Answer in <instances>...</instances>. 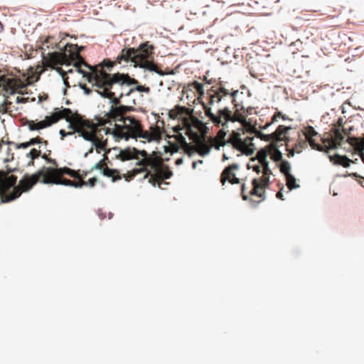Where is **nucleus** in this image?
I'll list each match as a JSON object with an SVG mask.
<instances>
[{
  "label": "nucleus",
  "mask_w": 364,
  "mask_h": 364,
  "mask_svg": "<svg viewBox=\"0 0 364 364\" xmlns=\"http://www.w3.org/2000/svg\"><path fill=\"white\" fill-rule=\"evenodd\" d=\"M134 108L128 106H113L110 110L105 113L103 117H95L96 123L85 119L92 125L93 141H90L95 146L97 153L106 150L107 139L105 136L112 134L117 139L140 138L142 125L133 116H127V113Z\"/></svg>",
  "instance_id": "nucleus-1"
},
{
  "label": "nucleus",
  "mask_w": 364,
  "mask_h": 364,
  "mask_svg": "<svg viewBox=\"0 0 364 364\" xmlns=\"http://www.w3.org/2000/svg\"><path fill=\"white\" fill-rule=\"evenodd\" d=\"M238 91L233 92L232 103L234 104L235 111L232 114V111L228 107L220 109L217 114H213L211 109L203 104V108L205 115L217 127L226 126L227 123L239 122L241 127L237 130L232 131L230 134L228 142L232 145V147L247 156L250 155V122L247 120L250 107L246 109L244 107L242 101L238 99Z\"/></svg>",
  "instance_id": "nucleus-2"
},
{
  "label": "nucleus",
  "mask_w": 364,
  "mask_h": 364,
  "mask_svg": "<svg viewBox=\"0 0 364 364\" xmlns=\"http://www.w3.org/2000/svg\"><path fill=\"white\" fill-rule=\"evenodd\" d=\"M114 65V62L109 59H105L101 63L91 67L92 72L87 74V80L89 82L92 83L95 92L102 97L109 99L113 106H117L120 98L132 92V90H129V85H136L139 82L127 74H109L105 70L107 68L110 70Z\"/></svg>",
  "instance_id": "nucleus-3"
},
{
  "label": "nucleus",
  "mask_w": 364,
  "mask_h": 364,
  "mask_svg": "<svg viewBox=\"0 0 364 364\" xmlns=\"http://www.w3.org/2000/svg\"><path fill=\"white\" fill-rule=\"evenodd\" d=\"M64 174H67L74 178H80L79 171H76L66 166L60 168H46L43 166L32 175L25 174L20 180V183L24 191H29L37 183L63 185L77 188L87 185V183L84 180L74 181L65 178L63 177Z\"/></svg>",
  "instance_id": "nucleus-4"
},
{
  "label": "nucleus",
  "mask_w": 364,
  "mask_h": 364,
  "mask_svg": "<svg viewBox=\"0 0 364 364\" xmlns=\"http://www.w3.org/2000/svg\"><path fill=\"white\" fill-rule=\"evenodd\" d=\"M112 151L115 152V158L122 161L133 159H139V156H141L142 159L136 163V165L139 166H149V168L154 172V175L149 178V182L153 186H155L156 183L160 184L162 180L168 179L172 176V172L166 165L163 164L160 157L151 156L145 150L139 151L134 147H127L123 150L113 148Z\"/></svg>",
  "instance_id": "nucleus-5"
},
{
  "label": "nucleus",
  "mask_w": 364,
  "mask_h": 364,
  "mask_svg": "<svg viewBox=\"0 0 364 364\" xmlns=\"http://www.w3.org/2000/svg\"><path fill=\"white\" fill-rule=\"evenodd\" d=\"M61 119H65L67 122H70L73 127L74 130L85 140L93 141V136L91 134L93 130L92 125L88 122H85V119H82L80 114L77 113L74 114L69 108H64L54 112L50 116H46L44 120L38 122L28 121L27 125L31 131L39 130L50 127Z\"/></svg>",
  "instance_id": "nucleus-6"
},
{
  "label": "nucleus",
  "mask_w": 364,
  "mask_h": 364,
  "mask_svg": "<svg viewBox=\"0 0 364 364\" xmlns=\"http://www.w3.org/2000/svg\"><path fill=\"white\" fill-rule=\"evenodd\" d=\"M84 49L83 46H78L76 44L68 43L62 52H54L49 53L50 65H73L77 69L80 73L83 74L87 77V74L81 69L82 65L89 68L92 72L91 65H89L80 55V53Z\"/></svg>",
  "instance_id": "nucleus-7"
},
{
  "label": "nucleus",
  "mask_w": 364,
  "mask_h": 364,
  "mask_svg": "<svg viewBox=\"0 0 364 364\" xmlns=\"http://www.w3.org/2000/svg\"><path fill=\"white\" fill-rule=\"evenodd\" d=\"M267 153L261 151L257 154V159L261 166L254 165L252 166L254 171L259 173L262 170L263 175L259 179H254L252 181L253 188H252V196H255L259 198L258 200H254L252 198V206L254 203H259L265 199V188L269 186V176L272 174V171L268 166V161L266 159Z\"/></svg>",
  "instance_id": "nucleus-8"
},
{
  "label": "nucleus",
  "mask_w": 364,
  "mask_h": 364,
  "mask_svg": "<svg viewBox=\"0 0 364 364\" xmlns=\"http://www.w3.org/2000/svg\"><path fill=\"white\" fill-rule=\"evenodd\" d=\"M272 123L267 118L261 115L258 119H255L254 124H252V134L265 141L278 142L283 139H287V133L291 129L290 127L279 125L277 129L271 134H264L262 130L266 129Z\"/></svg>",
  "instance_id": "nucleus-9"
},
{
  "label": "nucleus",
  "mask_w": 364,
  "mask_h": 364,
  "mask_svg": "<svg viewBox=\"0 0 364 364\" xmlns=\"http://www.w3.org/2000/svg\"><path fill=\"white\" fill-rule=\"evenodd\" d=\"M303 134L305 139H301L300 137L291 147H289V143L290 141L289 138L287 136V139H283L286 142V149L288 151L287 156L292 157L295 153L299 154L303 149H306L308 144L313 149L322 151V148L320 144L317 141L319 140L320 135L311 126H307L302 130ZM282 141V140L281 141Z\"/></svg>",
  "instance_id": "nucleus-10"
},
{
  "label": "nucleus",
  "mask_w": 364,
  "mask_h": 364,
  "mask_svg": "<svg viewBox=\"0 0 364 364\" xmlns=\"http://www.w3.org/2000/svg\"><path fill=\"white\" fill-rule=\"evenodd\" d=\"M154 46L149 45V42L141 44L138 48L135 49V53L133 55V63L135 66L154 71L160 75H164L162 70L154 63Z\"/></svg>",
  "instance_id": "nucleus-11"
},
{
  "label": "nucleus",
  "mask_w": 364,
  "mask_h": 364,
  "mask_svg": "<svg viewBox=\"0 0 364 364\" xmlns=\"http://www.w3.org/2000/svg\"><path fill=\"white\" fill-rule=\"evenodd\" d=\"M17 180L14 175L5 177L0 181V203L9 202L19 197L22 191H25L19 183L18 186H14L13 192L10 195H6V192L13 187Z\"/></svg>",
  "instance_id": "nucleus-12"
},
{
  "label": "nucleus",
  "mask_w": 364,
  "mask_h": 364,
  "mask_svg": "<svg viewBox=\"0 0 364 364\" xmlns=\"http://www.w3.org/2000/svg\"><path fill=\"white\" fill-rule=\"evenodd\" d=\"M344 135L340 132L339 129H333V135L328 134L326 137L319 138L320 144L322 148V151L328 153L331 149H338L341 146L344 140Z\"/></svg>",
  "instance_id": "nucleus-13"
},
{
  "label": "nucleus",
  "mask_w": 364,
  "mask_h": 364,
  "mask_svg": "<svg viewBox=\"0 0 364 364\" xmlns=\"http://www.w3.org/2000/svg\"><path fill=\"white\" fill-rule=\"evenodd\" d=\"M2 87L5 91V95H13L15 92L22 94V90L26 88L24 82L15 77H7L6 76L0 77V87Z\"/></svg>",
  "instance_id": "nucleus-14"
},
{
  "label": "nucleus",
  "mask_w": 364,
  "mask_h": 364,
  "mask_svg": "<svg viewBox=\"0 0 364 364\" xmlns=\"http://www.w3.org/2000/svg\"><path fill=\"white\" fill-rule=\"evenodd\" d=\"M93 170H101L105 176L112 178V182H116L122 179L120 171L117 169H112L107 167L105 159L100 160L92 166L91 171Z\"/></svg>",
  "instance_id": "nucleus-15"
},
{
  "label": "nucleus",
  "mask_w": 364,
  "mask_h": 364,
  "mask_svg": "<svg viewBox=\"0 0 364 364\" xmlns=\"http://www.w3.org/2000/svg\"><path fill=\"white\" fill-rule=\"evenodd\" d=\"M238 168V165L236 164H232L228 167H226L220 177V182L223 185H224L226 182V181H228L230 183H240V180L235 177V173H233V171L237 170Z\"/></svg>",
  "instance_id": "nucleus-16"
},
{
  "label": "nucleus",
  "mask_w": 364,
  "mask_h": 364,
  "mask_svg": "<svg viewBox=\"0 0 364 364\" xmlns=\"http://www.w3.org/2000/svg\"><path fill=\"white\" fill-rule=\"evenodd\" d=\"M144 173V178H147L149 176L154 175V172L149 168V166H139V168H134L132 171L128 172L127 174H121L122 178H124L127 181H130L137 174Z\"/></svg>",
  "instance_id": "nucleus-17"
},
{
  "label": "nucleus",
  "mask_w": 364,
  "mask_h": 364,
  "mask_svg": "<svg viewBox=\"0 0 364 364\" xmlns=\"http://www.w3.org/2000/svg\"><path fill=\"white\" fill-rule=\"evenodd\" d=\"M232 93H230L228 90L224 87H220L216 90H213L212 92L208 93L209 102L208 104L213 105L215 102H219L225 96L230 95L232 97Z\"/></svg>",
  "instance_id": "nucleus-18"
},
{
  "label": "nucleus",
  "mask_w": 364,
  "mask_h": 364,
  "mask_svg": "<svg viewBox=\"0 0 364 364\" xmlns=\"http://www.w3.org/2000/svg\"><path fill=\"white\" fill-rule=\"evenodd\" d=\"M147 141H156L161 139V130L157 126L150 127V131H145L142 129L141 137Z\"/></svg>",
  "instance_id": "nucleus-19"
},
{
  "label": "nucleus",
  "mask_w": 364,
  "mask_h": 364,
  "mask_svg": "<svg viewBox=\"0 0 364 364\" xmlns=\"http://www.w3.org/2000/svg\"><path fill=\"white\" fill-rule=\"evenodd\" d=\"M135 48H123L120 53L116 58V60L113 61L115 64H121L122 62H129V60L133 63V55L135 53Z\"/></svg>",
  "instance_id": "nucleus-20"
},
{
  "label": "nucleus",
  "mask_w": 364,
  "mask_h": 364,
  "mask_svg": "<svg viewBox=\"0 0 364 364\" xmlns=\"http://www.w3.org/2000/svg\"><path fill=\"white\" fill-rule=\"evenodd\" d=\"M347 141L349 144H350L355 151L359 152V156L364 163V138H357V137H350L348 136L347 139Z\"/></svg>",
  "instance_id": "nucleus-21"
},
{
  "label": "nucleus",
  "mask_w": 364,
  "mask_h": 364,
  "mask_svg": "<svg viewBox=\"0 0 364 364\" xmlns=\"http://www.w3.org/2000/svg\"><path fill=\"white\" fill-rule=\"evenodd\" d=\"M329 159H330L331 162H332L333 164H334L336 165L342 166L345 168L349 167L350 164L353 162L346 156H341L339 154L329 156Z\"/></svg>",
  "instance_id": "nucleus-22"
},
{
  "label": "nucleus",
  "mask_w": 364,
  "mask_h": 364,
  "mask_svg": "<svg viewBox=\"0 0 364 364\" xmlns=\"http://www.w3.org/2000/svg\"><path fill=\"white\" fill-rule=\"evenodd\" d=\"M197 137L198 141H196V152H198L201 156L208 154L210 151L211 146L205 141L200 140L198 136Z\"/></svg>",
  "instance_id": "nucleus-23"
},
{
  "label": "nucleus",
  "mask_w": 364,
  "mask_h": 364,
  "mask_svg": "<svg viewBox=\"0 0 364 364\" xmlns=\"http://www.w3.org/2000/svg\"><path fill=\"white\" fill-rule=\"evenodd\" d=\"M184 114H188V109L177 105L174 109L169 111L168 115L170 118L177 119L183 116Z\"/></svg>",
  "instance_id": "nucleus-24"
},
{
  "label": "nucleus",
  "mask_w": 364,
  "mask_h": 364,
  "mask_svg": "<svg viewBox=\"0 0 364 364\" xmlns=\"http://www.w3.org/2000/svg\"><path fill=\"white\" fill-rule=\"evenodd\" d=\"M228 124V123H227L226 126H225V127L222 126V129L218 132V134L216 136L217 139L219 141L220 145H221V146H223L225 144V141L224 140V138L226 135L225 129H227V132L229 131Z\"/></svg>",
  "instance_id": "nucleus-25"
},
{
  "label": "nucleus",
  "mask_w": 364,
  "mask_h": 364,
  "mask_svg": "<svg viewBox=\"0 0 364 364\" xmlns=\"http://www.w3.org/2000/svg\"><path fill=\"white\" fill-rule=\"evenodd\" d=\"M287 180V186L289 190L298 188L299 186L296 184V178L291 174H288L285 176Z\"/></svg>",
  "instance_id": "nucleus-26"
},
{
  "label": "nucleus",
  "mask_w": 364,
  "mask_h": 364,
  "mask_svg": "<svg viewBox=\"0 0 364 364\" xmlns=\"http://www.w3.org/2000/svg\"><path fill=\"white\" fill-rule=\"evenodd\" d=\"M280 171L286 176L290 173L291 166L290 164L287 161H282L280 164Z\"/></svg>",
  "instance_id": "nucleus-27"
},
{
  "label": "nucleus",
  "mask_w": 364,
  "mask_h": 364,
  "mask_svg": "<svg viewBox=\"0 0 364 364\" xmlns=\"http://www.w3.org/2000/svg\"><path fill=\"white\" fill-rule=\"evenodd\" d=\"M11 105V102L4 99L2 102H0V114H6L9 112V107Z\"/></svg>",
  "instance_id": "nucleus-28"
},
{
  "label": "nucleus",
  "mask_w": 364,
  "mask_h": 364,
  "mask_svg": "<svg viewBox=\"0 0 364 364\" xmlns=\"http://www.w3.org/2000/svg\"><path fill=\"white\" fill-rule=\"evenodd\" d=\"M41 151L37 150L36 149H32L28 154H27V156H29L31 159V161L29 164L33 165L34 159H37L38 156H41Z\"/></svg>",
  "instance_id": "nucleus-29"
},
{
  "label": "nucleus",
  "mask_w": 364,
  "mask_h": 364,
  "mask_svg": "<svg viewBox=\"0 0 364 364\" xmlns=\"http://www.w3.org/2000/svg\"><path fill=\"white\" fill-rule=\"evenodd\" d=\"M183 149L184 151L189 156H191L193 153L196 152V145L194 146L186 143L184 146H183Z\"/></svg>",
  "instance_id": "nucleus-30"
},
{
  "label": "nucleus",
  "mask_w": 364,
  "mask_h": 364,
  "mask_svg": "<svg viewBox=\"0 0 364 364\" xmlns=\"http://www.w3.org/2000/svg\"><path fill=\"white\" fill-rule=\"evenodd\" d=\"M271 159L277 162L282 161V152L277 148L275 147L274 149L273 152L271 154Z\"/></svg>",
  "instance_id": "nucleus-31"
},
{
  "label": "nucleus",
  "mask_w": 364,
  "mask_h": 364,
  "mask_svg": "<svg viewBox=\"0 0 364 364\" xmlns=\"http://www.w3.org/2000/svg\"><path fill=\"white\" fill-rule=\"evenodd\" d=\"M191 86H193V87L196 90L197 93L200 96L204 94L203 84L198 82V81H194L193 82H192Z\"/></svg>",
  "instance_id": "nucleus-32"
},
{
  "label": "nucleus",
  "mask_w": 364,
  "mask_h": 364,
  "mask_svg": "<svg viewBox=\"0 0 364 364\" xmlns=\"http://www.w3.org/2000/svg\"><path fill=\"white\" fill-rule=\"evenodd\" d=\"M129 90H132V92L134 91H139L145 93L150 92V88L149 87H146L144 85H139L138 84H136V86L133 88L129 87Z\"/></svg>",
  "instance_id": "nucleus-33"
},
{
  "label": "nucleus",
  "mask_w": 364,
  "mask_h": 364,
  "mask_svg": "<svg viewBox=\"0 0 364 364\" xmlns=\"http://www.w3.org/2000/svg\"><path fill=\"white\" fill-rule=\"evenodd\" d=\"M246 190H247V188H246V186H245V183H242V185H241L240 194H241L242 200H247L248 199L249 194L250 193V191H248L247 193Z\"/></svg>",
  "instance_id": "nucleus-34"
},
{
  "label": "nucleus",
  "mask_w": 364,
  "mask_h": 364,
  "mask_svg": "<svg viewBox=\"0 0 364 364\" xmlns=\"http://www.w3.org/2000/svg\"><path fill=\"white\" fill-rule=\"evenodd\" d=\"M46 63H47L48 66H50V67H52L53 68H54L61 75V77H63L64 75H65L67 74V73L65 71H64L61 68H60V67L54 68V66L55 65H53V64H51V65H50L49 57L46 60Z\"/></svg>",
  "instance_id": "nucleus-35"
},
{
  "label": "nucleus",
  "mask_w": 364,
  "mask_h": 364,
  "mask_svg": "<svg viewBox=\"0 0 364 364\" xmlns=\"http://www.w3.org/2000/svg\"><path fill=\"white\" fill-rule=\"evenodd\" d=\"M278 117H282L284 120L287 119L286 115L282 114L280 112H277L271 117V122L274 123L277 122Z\"/></svg>",
  "instance_id": "nucleus-36"
},
{
  "label": "nucleus",
  "mask_w": 364,
  "mask_h": 364,
  "mask_svg": "<svg viewBox=\"0 0 364 364\" xmlns=\"http://www.w3.org/2000/svg\"><path fill=\"white\" fill-rule=\"evenodd\" d=\"M42 141H43L42 138L37 136V137L31 139L28 141V144H30V146H31V145H34L36 144H40L42 142Z\"/></svg>",
  "instance_id": "nucleus-37"
},
{
  "label": "nucleus",
  "mask_w": 364,
  "mask_h": 364,
  "mask_svg": "<svg viewBox=\"0 0 364 364\" xmlns=\"http://www.w3.org/2000/svg\"><path fill=\"white\" fill-rule=\"evenodd\" d=\"M77 171H79V176L80 178H75V179H77V181L84 180V178L87 176V175L90 173L92 171L91 169L89 171H82V173H80V170H77Z\"/></svg>",
  "instance_id": "nucleus-38"
},
{
  "label": "nucleus",
  "mask_w": 364,
  "mask_h": 364,
  "mask_svg": "<svg viewBox=\"0 0 364 364\" xmlns=\"http://www.w3.org/2000/svg\"><path fill=\"white\" fill-rule=\"evenodd\" d=\"M48 163L52 165V166H50L49 168H59L58 164L57 163L55 159L50 158V159H48ZM45 167L48 168L47 166Z\"/></svg>",
  "instance_id": "nucleus-39"
},
{
  "label": "nucleus",
  "mask_w": 364,
  "mask_h": 364,
  "mask_svg": "<svg viewBox=\"0 0 364 364\" xmlns=\"http://www.w3.org/2000/svg\"><path fill=\"white\" fill-rule=\"evenodd\" d=\"M97 181V178L96 177H93L92 178H90L87 181H85L87 183L86 186H89L90 187H94Z\"/></svg>",
  "instance_id": "nucleus-40"
},
{
  "label": "nucleus",
  "mask_w": 364,
  "mask_h": 364,
  "mask_svg": "<svg viewBox=\"0 0 364 364\" xmlns=\"http://www.w3.org/2000/svg\"><path fill=\"white\" fill-rule=\"evenodd\" d=\"M176 139H177L178 143L181 144L182 146H184L187 143L185 137L183 136H182L181 134L178 135Z\"/></svg>",
  "instance_id": "nucleus-41"
},
{
  "label": "nucleus",
  "mask_w": 364,
  "mask_h": 364,
  "mask_svg": "<svg viewBox=\"0 0 364 364\" xmlns=\"http://www.w3.org/2000/svg\"><path fill=\"white\" fill-rule=\"evenodd\" d=\"M30 146V144H28V141L21 143L16 146V148L18 149H26L27 147Z\"/></svg>",
  "instance_id": "nucleus-42"
},
{
  "label": "nucleus",
  "mask_w": 364,
  "mask_h": 364,
  "mask_svg": "<svg viewBox=\"0 0 364 364\" xmlns=\"http://www.w3.org/2000/svg\"><path fill=\"white\" fill-rule=\"evenodd\" d=\"M16 102L18 103H25L27 102L26 98L17 97Z\"/></svg>",
  "instance_id": "nucleus-43"
},
{
  "label": "nucleus",
  "mask_w": 364,
  "mask_h": 364,
  "mask_svg": "<svg viewBox=\"0 0 364 364\" xmlns=\"http://www.w3.org/2000/svg\"><path fill=\"white\" fill-rule=\"evenodd\" d=\"M112 151V149H107V148H106V150L104 151L105 152V154L104 155V158L102 159H105V162H106V161L108 160V157H107V156L106 154L107 153L111 152Z\"/></svg>",
  "instance_id": "nucleus-44"
},
{
  "label": "nucleus",
  "mask_w": 364,
  "mask_h": 364,
  "mask_svg": "<svg viewBox=\"0 0 364 364\" xmlns=\"http://www.w3.org/2000/svg\"><path fill=\"white\" fill-rule=\"evenodd\" d=\"M183 159H182V158H179V159H178L176 161V164L177 166H179V165L182 164H183Z\"/></svg>",
  "instance_id": "nucleus-45"
},
{
  "label": "nucleus",
  "mask_w": 364,
  "mask_h": 364,
  "mask_svg": "<svg viewBox=\"0 0 364 364\" xmlns=\"http://www.w3.org/2000/svg\"><path fill=\"white\" fill-rule=\"evenodd\" d=\"M276 196H277V198H279V199H281V200H284V198H283V194H282V191H279V192L277 193Z\"/></svg>",
  "instance_id": "nucleus-46"
},
{
  "label": "nucleus",
  "mask_w": 364,
  "mask_h": 364,
  "mask_svg": "<svg viewBox=\"0 0 364 364\" xmlns=\"http://www.w3.org/2000/svg\"><path fill=\"white\" fill-rule=\"evenodd\" d=\"M63 80V82H64V84L65 85H68V77L67 76V74L65 75H64L63 77H62Z\"/></svg>",
  "instance_id": "nucleus-47"
},
{
  "label": "nucleus",
  "mask_w": 364,
  "mask_h": 364,
  "mask_svg": "<svg viewBox=\"0 0 364 364\" xmlns=\"http://www.w3.org/2000/svg\"><path fill=\"white\" fill-rule=\"evenodd\" d=\"M41 157L43 159H44L45 160H46L47 162H48V159H50V158L48 156V155L46 154H43V155H41Z\"/></svg>",
  "instance_id": "nucleus-48"
},
{
  "label": "nucleus",
  "mask_w": 364,
  "mask_h": 364,
  "mask_svg": "<svg viewBox=\"0 0 364 364\" xmlns=\"http://www.w3.org/2000/svg\"><path fill=\"white\" fill-rule=\"evenodd\" d=\"M178 151V146L176 145H174L173 146V152H176Z\"/></svg>",
  "instance_id": "nucleus-49"
},
{
  "label": "nucleus",
  "mask_w": 364,
  "mask_h": 364,
  "mask_svg": "<svg viewBox=\"0 0 364 364\" xmlns=\"http://www.w3.org/2000/svg\"><path fill=\"white\" fill-rule=\"evenodd\" d=\"M228 157L226 156V154H223V160L225 161V160H228Z\"/></svg>",
  "instance_id": "nucleus-50"
},
{
  "label": "nucleus",
  "mask_w": 364,
  "mask_h": 364,
  "mask_svg": "<svg viewBox=\"0 0 364 364\" xmlns=\"http://www.w3.org/2000/svg\"><path fill=\"white\" fill-rule=\"evenodd\" d=\"M60 134H62L63 136H65V131L64 130H60Z\"/></svg>",
  "instance_id": "nucleus-51"
},
{
  "label": "nucleus",
  "mask_w": 364,
  "mask_h": 364,
  "mask_svg": "<svg viewBox=\"0 0 364 364\" xmlns=\"http://www.w3.org/2000/svg\"><path fill=\"white\" fill-rule=\"evenodd\" d=\"M247 169H250V163L247 164Z\"/></svg>",
  "instance_id": "nucleus-52"
},
{
  "label": "nucleus",
  "mask_w": 364,
  "mask_h": 364,
  "mask_svg": "<svg viewBox=\"0 0 364 364\" xmlns=\"http://www.w3.org/2000/svg\"><path fill=\"white\" fill-rule=\"evenodd\" d=\"M196 164H197L196 162H193V168H196Z\"/></svg>",
  "instance_id": "nucleus-53"
},
{
  "label": "nucleus",
  "mask_w": 364,
  "mask_h": 364,
  "mask_svg": "<svg viewBox=\"0 0 364 364\" xmlns=\"http://www.w3.org/2000/svg\"><path fill=\"white\" fill-rule=\"evenodd\" d=\"M67 73H73V70L70 69Z\"/></svg>",
  "instance_id": "nucleus-54"
},
{
  "label": "nucleus",
  "mask_w": 364,
  "mask_h": 364,
  "mask_svg": "<svg viewBox=\"0 0 364 364\" xmlns=\"http://www.w3.org/2000/svg\"><path fill=\"white\" fill-rule=\"evenodd\" d=\"M343 132L345 133V134H346V132L344 129H343Z\"/></svg>",
  "instance_id": "nucleus-55"
}]
</instances>
